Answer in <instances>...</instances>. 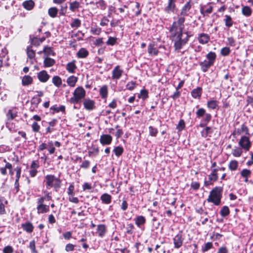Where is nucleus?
<instances>
[{
	"label": "nucleus",
	"mask_w": 253,
	"mask_h": 253,
	"mask_svg": "<svg viewBox=\"0 0 253 253\" xmlns=\"http://www.w3.org/2000/svg\"><path fill=\"white\" fill-rule=\"evenodd\" d=\"M43 53L44 54V58L48 57L50 55H54L55 54L52 48L51 47L45 46L43 49Z\"/></svg>",
	"instance_id": "bb28decb"
},
{
	"label": "nucleus",
	"mask_w": 253,
	"mask_h": 253,
	"mask_svg": "<svg viewBox=\"0 0 253 253\" xmlns=\"http://www.w3.org/2000/svg\"><path fill=\"white\" fill-rule=\"evenodd\" d=\"M244 149L240 146H235L232 150V154L235 157H240L243 154Z\"/></svg>",
	"instance_id": "a211bd4d"
},
{
	"label": "nucleus",
	"mask_w": 253,
	"mask_h": 253,
	"mask_svg": "<svg viewBox=\"0 0 253 253\" xmlns=\"http://www.w3.org/2000/svg\"><path fill=\"white\" fill-rule=\"evenodd\" d=\"M249 134L248 128L244 125H242L240 128L236 129L233 132V135H239L241 134Z\"/></svg>",
	"instance_id": "9d476101"
},
{
	"label": "nucleus",
	"mask_w": 253,
	"mask_h": 253,
	"mask_svg": "<svg viewBox=\"0 0 253 253\" xmlns=\"http://www.w3.org/2000/svg\"><path fill=\"white\" fill-rule=\"evenodd\" d=\"M4 161L6 163V168H7V169H9V174L12 175L13 174V171L12 170V165L9 163L6 162L5 160H4Z\"/></svg>",
	"instance_id": "e2e57ef3"
},
{
	"label": "nucleus",
	"mask_w": 253,
	"mask_h": 253,
	"mask_svg": "<svg viewBox=\"0 0 253 253\" xmlns=\"http://www.w3.org/2000/svg\"><path fill=\"white\" fill-rule=\"evenodd\" d=\"M230 213L229 209L227 206H224L222 208L220 213L223 217L228 215Z\"/></svg>",
	"instance_id": "c03bdc74"
},
{
	"label": "nucleus",
	"mask_w": 253,
	"mask_h": 253,
	"mask_svg": "<svg viewBox=\"0 0 253 253\" xmlns=\"http://www.w3.org/2000/svg\"><path fill=\"white\" fill-rule=\"evenodd\" d=\"M212 132V129L211 127H206L202 131H201V135L202 137L206 138L209 134Z\"/></svg>",
	"instance_id": "58836bf2"
},
{
	"label": "nucleus",
	"mask_w": 253,
	"mask_h": 253,
	"mask_svg": "<svg viewBox=\"0 0 253 253\" xmlns=\"http://www.w3.org/2000/svg\"><path fill=\"white\" fill-rule=\"evenodd\" d=\"M81 25V21L78 18L73 19L70 24L71 27L75 29L78 28L80 27Z\"/></svg>",
	"instance_id": "4c0bfd02"
},
{
	"label": "nucleus",
	"mask_w": 253,
	"mask_h": 253,
	"mask_svg": "<svg viewBox=\"0 0 253 253\" xmlns=\"http://www.w3.org/2000/svg\"><path fill=\"white\" fill-rule=\"evenodd\" d=\"M80 4L77 1H74L70 3L69 9L72 11H75L80 7Z\"/></svg>",
	"instance_id": "ea45409f"
},
{
	"label": "nucleus",
	"mask_w": 253,
	"mask_h": 253,
	"mask_svg": "<svg viewBox=\"0 0 253 253\" xmlns=\"http://www.w3.org/2000/svg\"><path fill=\"white\" fill-rule=\"evenodd\" d=\"M198 40L200 43L205 44L207 43L210 41V37L207 34L202 33L199 35Z\"/></svg>",
	"instance_id": "f3484780"
},
{
	"label": "nucleus",
	"mask_w": 253,
	"mask_h": 253,
	"mask_svg": "<svg viewBox=\"0 0 253 253\" xmlns=\"http://www.w3.org/2000/svg\"><path fill=\"white\" fill-rule=\"evenodd\" d=\"M45 182L47 188H50L52 187L58 188L60 186L59 179L53 175H47L45 176Z\"/></svg>",
	"instance_id": "20e7f679"
},
{
	"label": "nucleus",
	"mask_w": 253,
	"mask_h": 253,
	"mask_svg": "<svg viewBox=\"0 0 253 253\" xmlns=\"http://www.w3.org/2000/svg\"><path fill=\"white\" fill-rule=\"evenodd\" d=\"M217 169H212L211 173L209 175V180L205 181V185L209 186L212 184L213 182L216 181L218 179L217 173Z\"/></svg>",
	"instance_id": "423d86ee"
},
{
	"label": "nucleus",
	"mask_w": 253,
	"mask_h": 253,
	"mask_svg": "<svg viewBox=\"0 0 253 253\" xmlns=\"http://www.w3.org/2000/svg\"><path fill=\"white\" fill-rule=\"evenodd\" d=\"M222 188L220 187H216L211 190L207 199L209 202L213 203L215 205H219L220 204L221 192Z\"/></svg>",
	"instance_id": "f03ea898"
},
{
	"label": "nucleus",
	"mask_w": 253,
	"mask_h": 253,
	"mask_svg": "<svg viewBox=\"0 0 253 253\" xmlns=\"http://www.w3.org/2000/svg\"><path fill=\"white\" fill-rule=\"evenodd\" d=\"M138 97L141 98L143 100L146 99L148 97V91L145 89L141 90L140 93L138 95Z\"/></svg>",
	"instance_id": "6e6d98bb"
},
{
	"label": "nucleus",
	"mask_w": 253,
	"mask_h": 253,
	"mask_svg": "<svg viewBox=\"0 0 253 253\" xmlns=\"http://www.w3.org/2000/svg\"><path fill=\"white\" fill-rule=\"evenodd\" d=\"M16 116V112L12 110H9L7 113V117L8 118V122L6 123V126L10 130H12L14 128V127L12 126V124L11 123L10 121L14 119Z\"/></svg>",
	"instance_id": "0eeeda50"
},
{
	"label": "nucleus",
	"mask_w": 253,
	"mask_h": 253,
	"mask_svg": "<svg viewBox=\"0 0 253 253\" xmlns=\"http://www.w3.org/2000/svg\"><path fill=\"white\" fill-rule=\"evenodd\" d=\"M208 107L211 109H214L217 106V101L214 100H210L207 103Z\"/></svg>",
	"instance_id": "a18cd8bd"
},
{
	"label": "nucleus",
	"mask_w": 253,
	"mask_h": 253,
	"mask_svg": "<svg viewBox=\"0 0 253 253\" xmlns=\"http://www.w3.org/2000/svg\"><path fill=\"white\" fill-rule=\"evenodd\" d=\"M29 247L32 251V253H36L37 251L36 250L35 242L33 240L30 242L29 244Z\"/></svg>",
	"instance_id": "052dcab7"
},
{
	"label": "nucleus",
	"mask_w": 253,
	"mask_h": 253,
	"mask_svg": "<svg viewBox=\"0 0 253 253\" xmlns=\"http://www.w3.org/2000/svg\"><path fill=\"white\" fill-rule=\"evenodd\" d=\"M15 170L16 172V179L19 180L21 172V168L20 167H17L15 169Z\"/></svg>",
	"instance_id": "69168bd1"
},
{
	"label": "nucleus",
	"mask_w": 253,
	"mask_h": 253,
	"mask_svg": "<svg viewBox=\"0 0 253 253\" xmlns=\"http://www.w3.org/2000/svg\"><path fill=\"white\" fill-rule=\"evenodd\" d=\"M238 145L245 151H248L251 147L252 142L249 136L243 135L239 139Z\"/></svg>",
	"instance_id": "39448f33"
},
{
	"label": "nucleus",
	"mask_w": 253,
	"mask_h": 253,
	"mask_svg": "<svg viewBox=\"0 0 253 253\" xmlns=\"http://www.w3.org/2000/svg\"><path fill=\"white\" fill-rule=\"evenodd\" d=\"M39 80L42 83H46L49 79L50 76L45 70H42L37 74Z\"/></svg>",
	"instance_id": "9b49d317"
},
{
	"label": "nucleus",
	"mask_w": 253,
	"mask_h": 253,
	"mask_svg": "<svg viewBox=\"0 0 253 253\" xmlns=\"http://www.w3.org/2000/svg\"><path fill=\"white\" fill-rule=\"evenodd\" d=\"M23 229L28 233H31L33 231L34 227L30 222H26L22 224Z\"/></svg>",
	"instance_id": "72a5a7b5"
},
{
	"label": "nucleus",
	"mask_w": 253,
	"mask_h": 253,
	"mask_svg": "<svg viewBox=\"0 0 253 253\" xmlns=\"http://www.w3.org/2000/svg\"><path fill=\"white\" fill-rule=\"evenodd\" d=\"M27 54L28 58L30 59V62L31 64H33V60L35 57V52L32 49L31 47L29 46L27 48Z\"/></svg>",
	"instance_id": "aec40b11"
},
{
	"label": "nucleus",
	"mask_w": 253,
	"mask_h": 253,
	"mask_svg": "<svg viewBox=\"0 0 253 253\" xmlns=\"http://www.w3.org/2000/svg\"><path fill=\"white\" fill-rule=\"evenodd\" d=\"M58 12V9L54 7H51L48 9V14L51 17H55L56 16Z\"/></svg>",
	"instance_id": "49530a36"
},
{
	"label": "nucleus",
	"mask_w": 253,
	"mask_h": 253,
	"mask_svg": "<svg viewBox=\"0 0 253 253\" xmlns=\"http://www.w3.org/2000/svg\"><path fill=\"white\" fill-rule=\"evenodd\" d=\"M174 247L176 249L180 248L183 244V238L182 237V233L179 232L176 235H175L173 239Z\"/></svg>",
	"instance_id": "6e6552de"
},
{
	"label": "nucleus",
	"mask_w": 253,
	"mask_h": 253,
	"mask_svg": "<svg viewBox=\"0 0 253 253\" xmlns=\"http://www.w3.org/2000/svg\"><path fill=\"white\" fill-rule=\"evenodd\" d=\"M32 129L35 132H38L40 130V126L36 122H34L32 125Z\"/></svg>",
	"instance_id": "338daca9"
},
{
	"label": "nucleus",
	"mask_w": 253,
	"mask_h": 253,
	"mask_svg": "<svg viewBox=\"0 0 253 253\" xmlns=\"http://www.w3.org/2000/svg\"><path fill=\"white\" fill-rule=\"evenodd\" d=\"M225 25L228 27H230L232 26V21L231 17L229 15H225Z\"/></svg>",
	"instance_id": "3c124183"
},
{
	"label": "nucleus",
	"mask_w": 253,
	"mask_h": 253,
	"mask_svg": "<svg viewBox=\"0 0 253 253\" xmlns=\"http://www.w3.org/2000/svg\"><path fill=\"white\" fill-rule=\"evenodd\" d=\"M149 134L152 136H156L158 133V130L157 128L153 127L152 126L149 127Z\"/></svg>",
	"instance_id": "603ef678"
},
{
	"label": "nucleus",
	"mask_w": 253,
	"mask_h": 253,
	"mask_svg": "<svg viewBox=\"0 0 253 253\" xmlns=\"http://www.w3.org/2000/svg\"><path fill=\"white\" fill-rule=\"evenodd\" d=\"M77 68L75 61L68 63L66 65V70L70 73H74Z\"/></svg>",
	"instance_id": "393cba45"
},
{
	"label": "nucleus",
	"mask_w": 253,
	"mask_h": 253,
	"mask_svg": "<svg viewBox=\"0 0 253 253\" xmlns=\"http://www.w3.org/2000/svg\"><path fill=\"white\" fill-rule=\"evenodd\" d=\"M136 84L134 82H128L126 85V88L129 90H133L135 87Z\"/></svg>",
	"instance_id": "bf43d9fd"
},
{
	"label": "nucleus",
	"mask_w": 253,
	"mask_h": 253,
	"mask_svg": "<svg viewBox=\"0 0 253 253\" xmlns=\"http://www.w3.org/2000/svg\"><path fill=\"white\" fill-rule=\"evenodd\" d=\"M84 108L88 111L92 110L95 108V102L89 98L84 99L83 102Z\"/></svg>",
	"instance_id": "ddd939ff"
},
{
	"label": "nucleus",
	"mask_w": 253,
	"mask_h": 253,
	"mask_svg": "<svg viewBox=\"0 0 253 253\" xmlns=\"http://www.w3.org/2000/svg\"><path fill=\"white\" fill-rule=\"evenodd\" d=\"M96 233L99 237H103L107 232L106 226L104 224H99L97 227Z\"/></svg>",
	"instance_id": "dca6fc26"
},
{
	"label": "nucleus",
	"mask_w": 253,
	"mask_h": 253,
	"mask_svg": "<svg viewBox=\"0 0 253 253\" xmlns=\"http://www.w3.org/2000/svg\"><path fill=\"white\" fill-rule=\"evenodd\" d=\"M37 209L38 213H43L49 211V207L45 205H38Z\"/></svg>",
	"instance_id": "7c9ffc66"
},
{
	"label": "nucleus",
	"mask_w": 253,
	"mask_h": 253,
	"mask_svg": "<svg viewBox=\"0 0 253 253\" xmlns=\"http://www.w3.org/2000/svg\"><path fill=\"white\" fill-rule=\"evenodd\" d=\"M230 52V49L228 47H223L220 51V54L222 56H227L228 55Z\"/></svg>",
	"instance_id": "864d4df0"
},
{
	"label": "nucleus",
	"mask_w": 253,
	"mask_h": 253,
	"mask_svg": "<svg viewBox=\"0 0 253 253\" xmlns=\"http://www.w3.org/2000/svg\"><path fill=\"white\" fill-rule=\"evenodd\" d=\"M196 113L197 117L198 118H200L205 114V110L203 108H200L197 111Z\"/></svg>",
	"instance_id": "680f3d73"
},
{
	"label": "nucleus",
	"mask_w": 253,
	"mask_h": 253,
	"mask_svg": "<svg viewBox=\"0 0 253 253\" xmlns=\"http://www.w3.org/2000/svg\"><path fill=\"white\" fill-rule=\"evenodd\" d=\"M206 58L208 59L207 61L213 65L216 58V55L215 52L211 51L207 54Z\"/></svg>",
	"instance_id": "c85d7f7f"
},
{
	"label": "nucleus",
	"mask_w": 253,
	"mask_h": 253,
	"mask_svg": "<svg viewBox=\"0 0 253 253\" xmlns=\"http://www.w3.org/2000/svg\"><path fill=\"white\" fill-rule=\"evenodd\" d=\"M102 203L105 204H109L111 202V196L107 193L103 194L100 197Z\"/></svg>",
	"instance_id": "2f4dec72"
},
{
	"label": "nucleus",
	"mask_w": 253,
	"mask_h": 253,
	"mask_svg": "<svg viewBox=\"0 0 253 253\" xmlns=\"http://www.w3.org/2000/svg\"><path fill=\"white\" fill-rule=\"evenodd\" d=\"M117 42V38L114 37H110L108 41L106 42V44L110 45H114Z\"/></svg>",
	"instance_id": "5fc2aeb1"
},
{
	"label": "nucleus",
	"mask_w": 253,
	"mask_h": 253,
	"mask_svg": "<svg viewBox=\"0 0 253 253\" xmlns=\"http://www.w3.org/2000/svg\"><path fill=\"white\" fill-rule=\"evenodd\" d=\"M13 252V248L10 246H6L3 250V253H12Z\"/></svg>",
	"instance_id": "0e129e2a"
},
{
	"label": "nucleus",
	"mask_w": 253,
	"mask_h": 253,
	"mask_svg": "<svg viewBox=\"0 0 253 253\" xmlns=\"http://www.w3.org/2000/svg\"><path fill=\"white\" fill-rule=\"evenodd\" d=\"M200 65L201 67L202 70L204 72H206L211 66L213 65V64L207 60H205L200 62Z\"/></svg>",
	"instance_id": "6ab92c4d"
},
{
	"label": "nucleus",
	"mask_w": 253,
	"mask_h": 253,
	"mask_svg": "<svg viewBox=\"0 0 253 253\" xmlns=\"http://www.w3.org/2000/svg\"><path fill=\"white\" fill-rule=\"evenodd\" d=\"M90 4H95V3L92 1L90 2ZM95 4L97 5V7L101 10H105L106 8V3L104 0H99Z\"/></svg>",
	"instance_id": "e433bc0d"
},
{
	"label": "nucleus",
	"mask_w": 253,
	"mask_h": 253,
	"mask_svg": "<svg viewBox=\"0 0 253 253\" xmlns=\"http://www.w3.org/2000/svg\"><path fill=\"white\" fill-rule=\"evenodd\" d=\"M212 11V7L210 5V3H209L206 5L201 6L200 12L204 16L211 13Z\"/></svg>",
	"instance_id": "4468645a"
},
{
	"label": "nucleus",
	"mask_w": 253,
	"mask_h": 253,
	"mask_svg": "<svg viewBox=\"0 0 253 253\" xmlns=\"http://www.w3.org/2000/svg\"><path fill=\"white\" fill-rule=\"evenodd\" d=\"M22 5L26 9L31 10L33 8L35 3L32 0H28L24 1Z\"/></svg>",
	"instance_id": "412c9836"
},
{
	"label": "nucleus",
	"mask_w": 253,
	"mask_h": 253,
	"mask_svg": "<svg viewBox=\"0 0 253 253\" xmlns=\"http://www.w3.org/2000/svg\"><path fill=\"white\" fill-rule=\"evenodd\" d=\"M88 51L84 48H81L77 53V56L78 58H84L88 55Z\"/></svg>",
	"instance_id": "b1692460"
},
{
	"label": "nucleus",
	"mask_w": 253,
	"mask_h": 253,
	"mask_svg": "<svg viewBox=\"0 0 253 253\" xmlns=\"http://www.w3.org/2000/svg\"><path fill=\"white\" fill-rule=\"evenodd\" d=\"M242 13L243 15L249 16L251 14V9L248 6H244L242 8Z\"/></svg>",
	"instance_id": "de8ad7c7"
},
{
	"label": "nucleus",
	"mask_w": 253,
	"mask_h": 253,
	"mask_svg": "<svg viewBox=\"0 0 253 253\" xmlns=\"http://www.w3.org/2000/svg\"><path fill=\"white\" fill-rule=\"evenodd\" d=\"M99 149L97 147H92L88 151L89 156H96L98 154Z\"/></svg>",
	"instance_id": "8fccbe9b"
},
{
	"label": "nucleus",
	"mask_w": 253,
	"mask_h": 253,
	"mask_svg": "<svg viewBox=\"0 0 253 253\" xmlns=\"http://www.w3.org/2000/svg\"><path fill=\"white\" fill-rule=\"evenodd\" d=\"M55 63V60L49 57H44L43 61L44 66L45 67H49L53 66Z\"/></svg>",
	"instance_id": "473e14b6"
},
{
	"label": "nucleus",
	"mask_w": 253,
	"mask_h": 253,
	"mask_svg": "<svg viewBox=\"0 0 253 253\" xmlns=\"http://www.w3.org/2000/svg\"><path fill=\"white\" fill-rule=\"evenodd\" d=\"M190 5L189 2H187L184 6L183 7L181 11V15L182 16H185L187 15V12L190 10Z\"/></svg>",
	"instance_id": "79ce46f5"
},
{
	"label": "nucleus",
	"mask_w": 253,
	"mask_h": 253,
	"mask_svg": "<svg viewBox=\"0 0 253 253\" xmlns=\"http://www.w3.org/2000/svg\"><path fill=\"white\" fill-rule=\"evenodd\" d=\"M112 140V136L108 134H103L101 135L100 138V142L103 145L110 144Z\"/></svg>",
	"instance_id": "2eb2a0df"
},
{
	"label": "nucleus",
	"mask_w": 253,
	"mask_h": 253,
	"mask_svg": "<svg viewBox=\"0 0 253 253\" xmlns=\"http://www.w3.org/2000/svg\"><path fill=\"white\" fill-rule=\"evenodd\" d=\"M133 228L134 226L132 223L128 224L126 227V232L130 234H132Z\"/></svg>",
	"instance_id": "774afa93"
},
{
	"label": "nucleus",
	"mask_w": 253,
	"mask_h": 253,
	"mask_svg": "<svg viewBox=\"0 0 253 253\" xmlns=\"http://www.w3.org/2000/svg\"><path fill=\"white\" fill-rule=\"evenodd\" d=\"M77 81L78 78L74 76H71L67 79V83L71 87H74Z\"/></svg>",
	"instance_id": "5701e85b"
},
{
	"label": "nucleus",
	"mask_w": 253,
	"mask_h": 253,
	"mask_svg": "<svg viewBox=\"0 0 253 253\" xmlns=\"http://www.w3.org/2000/svg\"><path fill=\"white\" fill-rule=\"evenodd\" d=\"M185 127V123L183 120H180L176 128L179 130H182Z\"/></svg>",
	"instance_id": "13d9d810"
},
{
	"label": "nucleus",
	"mask_w": 253,
	"mask_h": 253,
	"mask_svg": "<svg viewBox=\"0 0 253 253\" xmlns=\"http://www.w3.org/2000/svg\"><path fill=\"white\" fill-rule=\"evenodd\" d=\"M99 94L102 98L105 99L108 96V88L107 85H104L99 89Z\"/></svg>",
	"instance_id": "cd10ccee"
},
{
	"label": "nucleus",
	"mask_w": 253,
	"mask_h": 253,
	"mask_svg": "<svg viewBox=\"0 0 253 253\" xmlns=\"http://www.w3.org/2000/svg\"><path fill=\"white\" fill-rule=\"evenodd\" d=\"M148 52L150 55H157L158 53V50L154 47V45L150 44L148 47Z\"/></svg>",
	"instance_id": "f704fd0d"
},
{
	"label": "nucleus",
	"mask_w": 253,
	"mask_h": 253,
	"mask_svg": "<svg viewBox=\"0 0 253 253\" xmlns=\"http://www.w3.org/2000/svg\"><path fill=\"white\" fill-rule=\"evenodd\" d=\"M123 73V70L119 65L116 66L112 70V79L113 80H119Z\"/></svg>",
	"instance_id": "1a4fd4ad"
},
{
	"label": "nucleus",
	"mask_w": 253,
	"mask_h": 253,
	"mask_svg": "<svg viewBox=\"0 0 253 253\" xmlns=\"http://www.w3.org/2000/svg\"><path fill=\"white\" fill-rule=\"evenodd\" d=\"M202 94V88L198 87L197 88L193 89L191 92L192 96L195 98H199L201 96Z\"/></svg>",
	"instance_id": "c9c22d12"
},
{
	"label": "nucleus",
	"mask_w": 253,
	"mask_h": 253,
	"mask_svg": "<svg viewBox=\"0 0 253 253\" xmlns=\"http://www.w3.org/2000/svg\"><path fill=\"white\" fill-rule=\"evenodd\" d=\"M7 201L3 197L0 198V214H3L5 213L4 204H7Z\"/></svg>",
	"instance_id": "c756f323"
},
{
	"label": "nucleus",
	"mask_w": 253,
	"mask_h": 253,
	"mask_svg": "<svg viewBox=\"0 0 253 253\" xmlns=\"http://www.w3.org/2000/svg\"><path fill=\"white\" fill-rule=\"evenodd\" d=\"M33 82L32 78L29 75H25L22 79V84L23 86H27L31 84Z\"/></svg>",
	"instance_id": "4be33fe9"
},
{
	"label": "nucleus",
	"mask_w": 253,
	"mask_h": 253,
	"mask_svg": "<svg viewBox=\"0 0 253 253\" xmlns=\"http://www.w3.org/2000/svg\"><path fill=\"white\" fill-rule=\"evenodd\" d=\"M184 21V17H180L176 22L173 23L170 30L173 37L174 48L177 51H179L187 42L191 36L188 32H183Z\"/></svg>",
	"instance_id": "f257e3e1"
},
{
	"label": "nucleus",
	"mask_w": 253,
	"mask_h": 253,
	"mask_svg": "<svg viewBox=\"0 0 253 253\" xmlns=\"http://www.w3.org/2000/svg\"><path fill=\"white\" fill-rule=\"evenodd\" d=\"M238 163L236 160L231 161L229 164V169L231 170H235L238 167Z\"/></svg>",
	"instance_id": "37998d69"
},
{
	"label": "nucleus",
	"mask_w": 253,
	"mask_h": 253,
	"mask_svg": "<svg viewBox=\"0 0 253 253\" xmlns=\"http://www.w3.org/2000/svg\"><path fill=\"white\" fill-rule=\"evenodd\" d=\"M85 90L83 87H78L73 92V96L70 99V102L72 104L79 103L82 99L85 97Z\"/></svg>",
	"instance_id": "7ed1b4c3"
},
{
	"label": "nucleus",
	"mask_w": 253,
	"mask_h": 253,
	"mask_svg": "<svg viewBox=\"0 0 253 253\" xmlns=\"http://www.w3.org/2000/svg\"><path fill=\"white\" fill-rule=\"evenodd\" d=\"M52 83L57 87H59L62 84L61 79L57 76L52 78Z\"/></svg>",
	"instance_id": "a19ab883"
},
{
	"label": "nucleus",
	"mask_w": 253,
	"mask_h": 253,
	"mask_svg": "<svg viewBox=\"0 0 253 253\" xmlns=\"http://www.w3.org/2000/svg\"><path fill=\"white\" fill-rule=\"evenodd\" d=\"M115 155L117 156L121 155L123 152V149L121 147L118 146L114 149Z\"/></svg>",
	"instance_id": "4d7b16f0"
},
{
	"label": "nucleus",
	"mask_w": 253,
	"mask_h": 253,
	"mask_svg": "<svg viewBox=\"0 0 253 253\" xmlns=\"http://www.w3.org/2000/svg\"><path fill=\"white\" fill-rule=\"evenodd\" d=\"M145 222V218L142 215H139L135 219V223L138 227H141V225H143Z\"/></svg>",
	"instance_id": "a878e982"
},
{
	"label": "nucleus",
	"mask_w": 253,
	"mask_h": 253,
	"mask_svg": "<svg viewBox=\"0 0 253 253\" xmlns=\"http://www.w3.org/2000/svg\"><path fill=\"white\" fill-rule=\"evenodd\" d=\"M251 174V171L248 169H243L241 171V175L244 178H248Z\"/></svg>",
	"instance_id": "09e8293b"
},
{
	"label": "nucleus",
	"mask_w": 253,
	"mask_h": 253,
	"mask_svg": "<svg viewBox=\"0 0 253 253\" xmlns=\"http://www.w3.org/2000/svg\"><path fill=\"white\" fill-rule=\"evenodd\" d=\"M175 7V0H168V5L165 8V11L168 13H174Z\"/></svg>",
	"instance_id": "f8f14e48"
}]
</instances>
